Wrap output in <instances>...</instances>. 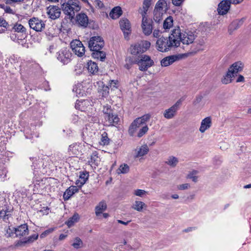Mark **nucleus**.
Here are the masks:
<instances>
[{
	"mask_svg": "<svg viewBox=\"0 0 251 251\" xmlns=\"http://www.w3.org/2000/svg\"><path fill=\"white\" fill-rule=\"evenodd\" d=\"M172 39L174 40L175 47H177L180 45V42L187 45L192 43L195 39V35L190 31L182 33L180 29L178 27L172 31L171 39Z\"/></svg>",
	"mask_w": 251,
	"mask_h": 251,
	"instance_id": "nucleus-1",
	"label": "nucleus"
},
{
	"mask_svg": "<svg viewBox=\"0 0 251 251\" xmlns=\"http://www.w3.org/2000/svg\"><path fill=\"white\" fill-rule=\"evenodd\" d=\"M62 10L65 14L69 16L72 19L75 16V13L81 9L79 2L77 0H69L67 3L61 5Z\"/></svg>",
	"mask_w": 251,
	"mask_h": 251,
	"instance_id": "nucleus-2",
	"label": "nucleus"
},
{
	"mask_svg": "<svg viewBox=\"0 0 251 251\" xmlns=\"http://www.w3.org/2000/svg\"><path fill=\"white\" fill-rule=\"evenodd\" d=\"M244 64L240 61H237L233 63L228 69L226 76L222 80L224 84H228L231 82L232 78L237 75V74L242 71Z\"/></svg>",
	"mask_w": 251,
	"mask_h": 251,
	"instance_id": "nucleus-3",
	"label": "nucleus"
},
{
	"mask_svg": "<svg viewBox=\"0 0 251 251\" xmlns=\"http://www.w3.org/2000/svg\"><path fill=\"white\" fill-rule=\"evenodd\" d=\"M151 46L149 41L143 40L132 44L129 49V52L133 55H137L146 52Z\"/></svg>",
	"mask_w": 251,
	"mask_h": 251,
	"instance_id": "nucleus-4",
	"label": "nucleus"
},
{
	"mask_svg": "<svg viewBox=\"0 0 251 251\" xmlns=\"http://www.w3.org/2000/svg\"><path fill=\"white\" fill-rule=\"evenodd\" d=\"M171 36L172 33L169 36V39L167 38L161 37L157 40L156 43V47L159 51L166 52L170 50L172 47H175L173 39H171Z\"/></svg>",
	"mask_w": 251,
	"mask_h": 251,
	"instance_id": "nucleus-5",
	"label": "nucleus"
},
{
	"mask_svg": "<svg viewBox=\"0 0 251 251\" xmlns=\"http://www.w3.org/2000/svg\"><path fill=\"white\" fill-rule=\"evenodd\" d=\"M135 63L139 66V69L141 71H146L151 67L154 62L149 55H142L135 60Z\"/></svg>",
	"mask_w": 251,
	"mask_h": 251,
	"instance_id": "nucleus-6",
	"label": "nucleus"
},
{
	"mask_svg": "<svg viewBox=\"0 0 251 251\" xmlns=\"http://www.w3.org/2000/svg\"><path fill=\"white\" fill-rule=\"evenodd\" d=\"M104 41L100 36H93L88 42V47L91 50H100L104 46Z\"/></svg>",
	"mask_w": 251,
	"mask_h": 251,
	"instance_id": "nucleus-7",
	"label": "nucleus"
},
{
	"mask_svg": "<svg viewBox=\"0 0 251 251\" xmlns=\"http://www.w3.org/2000/svg\"><path fill=\"white\" fill-rule=\"evenodd\" d=\"M70 46L74 53L78 56L81 57L84 54L85 48L79 40H73L70 43Z\"/></svg>",
	"mask_w": 251,
	"mask_h": 251,
	"instance_id": "nucleus-8",
	"label": "nucleus"
},
{
	"mask_svg": "<svg viewBox=\"0 0 251 251\" xmlns=\"http://www.w3.org/2000/svg\"><path fill=\"white\" fill-rule=\"evenodd\" d=\"M72 54L69 49L65 48L61 50L57 53V59L63 64H67L71 60Z\"/></svg>",
	"mask_w": 251,
	"mask_h": 251,
	"instance_id": "nucleus-9",
	"label": "nucleus"
},
{
	"mask_svg": "<svg viewBox=\"0 0 251 251\" xmlns=\"http://www.w3.org/2000/svg\"><path fill=\"white\" fill-rule=\"evenodd\" d=\"M182 100L179 99L172 106L165 110L164 116L167 119L173 118L176 114L181 104Z\"/></svg>",
	"mask_w": 251,
	"mask_h": 251,
	"instance_id": "nucleus-10",
	"label": "nucleus"
},
{
	"mask_svg": "<svg viewBox=\"0 0 251 251\" xmlns=\"http://www.w3.org/2000/svg\"><path fill=\"white\" fill-rule=\"evenodd\" d=\"M28 24L31 28L36 31H41L45 27L44 22L37 18L33 17L28 21Z\"/></svg>",
	"mask_w": 251,
	"mask_h": 251,
	"instance_id": "nucleus-11",
	"label": "nucleus"
},
{
	"mask_svg": "<svg viewBox=\"0 0 251 251\" xmlns=\"http://www.w3.org/2000/svg\"><path fill=\"white\" fill-rule=\"evenodd\" d=\"M141 27L144 34L150 35L152 31V21L148 19L146 16H142Z\"/></svg>",
	"mask_w": 251,
	"mask_h": 251,
	"instance_id": "nucleus-12",
	"label": "nucleus"
},
{
	"mask_svg": "<svg viewBox=\"0 0 251 251\" xmlns=\"http://www.w3.org/2000/svg\"><path fill=\"white\" fill-rule=\"evenodd\" d=\"M231 2L229 0H223L218 4L217 11L219 15H224L229 11Z\"/></svg>",
	"mask_w": 251,
	"mask_h": 251,
	"instance_id": "nucleus-13",
	"label": "nucleus"
},
{
	"mask_svg": "<svg viewBox=\"0 0 251 251\" xmlns=\"http://www.w3.org/2000/svg\"><path fill=\"white\" fill-rule=\"evenodd\" d=\"M49 17L52 20L58 18L61 14V9L57 6L50 5L47 8Z\"/></svg>",
	"mask_w": 251,
	"mask_h": 251,
	"instance_id": "nucleus-14",
	"label": "nucleus"
},
{
	"mask_svg": "<svg viewBox=\"0 0 251 251\" xmlns=\"http://www.w3.org/2000/svg\"><path fill=\"white\" fill-rule=\"evenodd\" d=\"M119 24L121 30L124 32L125 37L126 38L131 32L130 22L127 19H122L120 20Z\"/></svg>",
	"mask_w": 251,
	"mask_h": 251,
	"instance_id": "nucleus-15",
	"label": "nucleus"
},
{
	"mask_svg": "<svg viewBox=\"0 0 251 251\" xmlns=\"http://www.w3.org/2000/svg\"><path fill=\"white\" fill-rule=\"evenodd\" d=\"M104 118L107 122H108V126H115L119 122V118L116 114H114L113 112L107 116H104Z\"/></svg>",
	"mask_w": 251,
	"mask_h": 251,
	"instance_id": "nucleus-16",
	"label": "nucleus"
},
{
	"mask_svg": "<svg viewBox=\"0 0 251 251\" xmlns=\"http://www.w3.org/2000/svg\"><path fill=\"white\" fill-rule=\"evenodd\" d=\"M211 125L212 120L211 117H206L201 121L199 130L201 133H204L211 126Z\"/></svg>",
	"mask_w": 251,
	"mask_h": 251,
	"instance_id": "nucleus-17",
	"label": "nucleus"
},
{
	"mask_svg": "<svg viewBox=\"0 0 251 251\" xmlns=\"http://www.w3.org/2000/svg\"><path fill=\"white\" fill-rule=\"evenodd\" d=\"M14 229L15 234L17 237L25 236L28 233V226L26 224L21 225Z\"/></svg>",
	"mask_w": 251,
	"mask_h": 251,
	"instance_id": "nucleus-18",
	"label": "nucleus"
},
{
	"mask_svg": "<svg viewBox=\"0 0 251 251\" xmlns=\"http://www.w3.org/2000/svg\"><path fill=\"white\" fill-rule=\"evenodd\" d=\"M149 151V147L147 145H144L140 148H137L135 150V158L142 157L148 153Z\"/></svg>",
	"mask_w": 251,
	"mask_h": 251,
	"instance_id": "nucleus-19",
	"label": "nucleus"
},
{
	"mask_svg": "<svg viewBox=\"0 0 251 251\" xmlns=\"http://www.w3.org/2000/svg\"><path fill=\"white\" fill-rule=\"evenodd\" d=\"M78 191V188L75 186H71L64 193L63 199L64 200H69L71 196Z\"/></svg>",
	"mask_w": 251,
	"mask_h": 251,
	"instance_id": "nucleus-20",
	"label": "nucleus"
},
{
	"mask_svg": "<svg viewBox=\"0 0 251 251\" xmlns=\"http://www.w3.org/2000/svg\"><path fill=\"white\" fill-rule=\"evenodd\" d=\"M178 57L176 55H171L166 57L161 61V65L163 67H167L175 62Z\"/></svg>",
	"mask_w": 251,
	"mask_h": 251,
	"instance_id": "nucleus-21",
	"label": "nucleus"
},
{
	"mask_svg": "<svg viewBox=\"0 0 251 251\" xmlns=\"http://www.w3.org/2000/svg\"><path fill=\"white\" fill-rule=\"evenodd\" d=\"M100 162V158L98 156V153L97 151H94L91 155L90 160L88 161L89 165H91L92 167L95 168L99 165Z\"/></svg>",
	"mask_w": 251,
	"mask_h": 251,
	"instance_id": "nucleus-22",
	"label": "nucleus"
},
{
	"mask_svg": "<svg viewBox=\"0 0 251 251\" xmlns=\"http://www.w3.org/2000/svg\"><path fill=\"white\" fill-rule=\"evenodd\" d=\"M140 123L136 120H134L128 128V134L130 136H133L137 130L142 126Z\"/></svg>",
	"mask_w": 251,
	"mask_h": 251,
	"instance_id": "nucleus-23",
	"label": "nucleus"
},
{
	"mask_svg": "<svg viewBox=\"0 0 251 251\" xmlns=\"http://www.w3.org/2000/svg\"><path fill=\"white\" fill-rule=\"evenodd\" d=\"M76 18L79 25L84 27H87L88 23V18L86 14L81 13L76 16Z\"/></svg>",
	"mask_w": 251,
	"mask_h": 251,
	"instance_id": "nucleus-24",
	"label": "nucleus"
},
{
	"mask_svg": "<svg viewBox=\"0 0 251 251\" xmlns=\"http://www.w3.org/2000/svg\"><path fill=\"white\" fill-rule=\"evenodd\" d=\"M90 101L88 100H77L75 103V107L81 111H84L86 109L87 106H89Z\"/></svg>",
	"mask_w": 251,
	"mask_h": 251,
	"instance_id": "nucleus-25",
	"label": "nucleus"
},
{
	"mask_svg": "<svg viewBox=\"0 0 251 251\" xmlns=\"http://www.w3.org/2000/svg\"><path fill=\"white\" fill-rule=\"evenodd\" d=\"M122 10L120 6L114 7L109 13V16L112 19H117L122 14Z\"/></svg>",
	"mask_w": 251,
	"mask_h": 251,
	"instance_id": "nucleus-26",
	"label": "nucleus"
},
{
	"mask_svg": "<svg viewBox=\"0 0 251 251\" xmlns=\"http://www.w3.org/2000/svg\"><path fill=\"white\" fill-rule=\"evenodd\" d=\"M244 20L242 18L233 21L229 26V30H234L239 28L243 24Z\"/></svg>",
	"mask_w": 251,
	"mask_h": 251,
	"instance_id": "nucleus-27",
	"label": "nucleus"
},
{
	"mask_svg": "<svg viewBox=\"0 0 251 251\" xmlns=\"http://www.w3.org/2000/svg\"><path fill=\"white\" fill-rule=\"evenodd\" d=\"M88 173L84 172H80L79 179L76 180V184L78 187H81L86 181L88 178Z\"/></svg>",
	"mask_w": 251,
	"mask_h": 251,
	"instance_id": "nucleus-28",
	"label": "nucleus"
},
{
	"mask_svg": "<svg viewBox=\"0 0 251 251\" xmlns=\"http://www.w3.org/2000/svg\"><path fill=\"white\" fill-rule=\"evenodd\" d=\"M87 69L89 72L92 74H95L98 72V66L96 63L89 61L87 63Z\"/></svg>",
	"mask_w": 251,
	"mask_h": 251,
	"instance_id": "nucleus-29",
	"label": "nucleus"
},
{
	"mask_svg": "<svg viewBox=\"0 0 251 251\" xmlns=\"http://www.w3.org/2000/svg\"><path fill=\"white\" fill-rule=\"evenodd\" d=\"M92 56L94 58L100 59V61H104L106 57V54L104 51L99 50H92Z\"/></svg>",
	"mask_w": 251,
	"mask_h": 251,
	"instance_id": "nucleus-30",
	"label": "nucleus"
},
{
	"mask_svg": "<svg viewBox=\"0 0 251 251\" xmlns=\"http://www.w3.org/2000/svg\"><path fill=\"white\" fill-rule=\"evenodd\" d=\"M107 205L105 201H101L95 208V213L97 216H99L102 213V211L106 210Z\"/></svg>",
	"mask_w": 251,
	"mask_h": 251,
	"instance_id": "nucleus-31",
	"label": "nucleus"
},
{
	"mask_svg": "<svg viewBox=\"0 0 251 251\" xmlns=\"http://www.w3.org/2000/svg\"><path fill=\"white\" fill-rule=\"evenodd\" d=\"M167 2L165 0H159L155 6L154 10H158L162 12L166 11L167 8Z\"/></svg>",
	"mask_w": 251,
	"mask_h": 251,
	"instance_id": "nucleus-32",
	"label": "nucleus"
},
{
	"mask_svg": "<svg viewBox=\"0 0 251 251\" xmlns=\"http://www.w3.org/2000/svg\"><path fill=\"white\" fill-rule=\"evenodd\" d=\"M12 29L15 32H21L23 34H24L25 36H26L27 33H26V28L21 24L16 23L12 27Z\"/></svg>",
	"mask_w": 251,
	"mask_h": 251,
	"instance_id": "nucleus-33",
	"label": "nucleus"
},
{
	"mask_svg": "<svg viewBox=\"0 0 251 251\" xmlns=\"http://www.w3.org/2000/svg\"><path fill=\"white\" fill-rule=\"evenodd\" d=\"M151 0H144L143 4V9L140 12L142 16H146L147 12L151 4Z\"/></svg>",
	"mask_w": 251,
	"mask_h": 251,
	"instance_id": "nucleus-34",
	"label": "nucleus"
},
{
	"mask_svg": "<svg viewBox=\"0 0 251 251\" xmlns=\"http://www.w3.org/2000/svg\"><path fill=\"white\" fill-rule=\"evenodd\" d=\"M178 163V159L174 156H170L165 162V163L172 167H175Z\"/></svg>",
	"mask_w": 251,
	"mask_h": 251,
	"instance_id": "nucleus-35",
	"label": "nucleus"
},
{
	"mask_svg": "<svg viewBox=\"0 0 251 251\" xmlns=\"http://www.w3.org/2000/svg\"><path fill=\"white\" fill-rule=\"evenodd\" d=\"M129 171V167L127 164H121L118 170H117V173L119 175L123 174H127Z\"/></svg>",
	"mask_w": 251,
	"mask_h": 251,
	"instance_id": "nucleus-36",
	"label": "nucleus"
},
{
	"mask_svg": "<svg viewBox=\"0 0 251 251\" xmlns=\"http://www.w3.org/2000/svg\"><path fill=\"white\" fill-rule=\"evenodd\" d=\"M163 14V12L159 11L158 10H154V21L157 23H159L162 20Z\"/></svg>",
	"mask_w": 251,
	"mask_h": 251,
	"instance_id": "nucleus-37",
	"label": "nucleus"
},
{
	"mask_svg": "<svg viewBox=\"0 0 251 251\" xmlns=\"http://www.w3.org/2000/svg\"><path fill=\"white\" fill-rule=\"evenodd\" d=\"M146 206V204L143 202L141 201H135L134 204L132 206V208L138 211H142L144 207Z\"/></svg>",
	"mask_w": 251,
	"mask_h": 251,
	"instance_id": "nucleus-38",
	"label": "nucleus"
},
{
	"mask_svg": "<svg viewBox=\"0 0 251 251\" xmlns=\"http://www.w3.org/2000/svg\"><path fill=\"white\" fill-rule=\"evenodd\" d=\"M79 219V215L78 214H75L72 217L66 222V224L69 227L72 226Z\"/></svg>",
	"mask_w": 251,
	"mask_h": 251,
	"instance_id": "nucleus-39",
	"label": "nucleus"
},
{
	"mask_svg": "<svg viewBox=\"0 0 251 251\" xmlns=\"http://www.w3.org/2000/svg\"><path fill=\"white\" fill-rule=\"evenodd\" d=\"M173 24V20L171 16H169L163 22V28L165 29H169L172 26Z\"/></svg>",
	"mask_w": 251,
	"mask_h": 251,
	"instance_id": "nucleus-40",
	"label": "nucleus"
},
{
	"mask_svg": "<svg viewBox=\"0 0 251 251\" xmlns=\"http://www.w3.org/2000/svg\"><path fill=\"white\" fill-rule=\"evenodd\" d=\"M83 242L79 237H76L74 240L72 246L75 249H78L82 247Z\"/></svg>",
	"mask_w": 251,
	"mask_h": 251,
	"instance_id": "nucleus-41",
	"label": "nucleus"
},
{
	"mask_svg": "<svg viewBox=\"0 0 251 251\" xmlns=\"http://www.w3.org/2000/svg\"><path fill=\"white\" fill-rule=\"evenodd\" d=\"M109 143V139L108 137L107 133L106 132H104L101 134V137L100 138V145L104 146L107 145Z\"/></svg>",
	"mask_w": 251,
	"mask_h": 251,
	"instance_id": "nucleus-42",
	"label": "nucleus"
},
{
	"mask_svg": "<svg viewBox=\"0 0 251 251\" xmlns=\"http://www.w3.org/2000/svg\"><path fill=\"white\" fill-rule=\"evenodd\" d=\"M151 116L149 114H145L143 116L137 118L136 119L140 123V124L143 126L146 125L147 121L150 119Z\"/></svg>",
	"mask_w": 251,
	"mask_h": 251,
	"instance_id": "nucleus-43",
	"label": "nucleus"
},
{
	"mask_svg": "<svg viewBox=\"0 0 251 251\" xmlns=\"http://www.w3.org/2000/svg\"><path fill=\"white\" fill-rule=\"evenodd\" d=\"M149 127L147 125H145L143 126L139 130L137 133V137L139 138L142 137L144 135H145L148 131Z\"/></svg>",
	"mask_w": 251,
	"mask_h": 251,
	"instance_id": "nucleus-44",
	"label": "nucleus"
},
{
	"mask_svg": "<svg viewBox=\"0 0 251 251\" xmlns=\"http://www.w3.org/2000/svg\"><path fill=\"white\" fill-rule=\"evenodd\" d=\"M38 237V234H34L29 236L27 239L24 240L23 241H21V242L24 244L32 243L35 240H37Z\"/></svg>",
	"mask_w": 251,
	"mask_h": 251,
	"instance_id": "nucleus-45",
	"label": "nucleus"
},
{
	"mask_svg": "<svg viewBox=\"0 0 251 251\" xmlns=\"http://www.w3.org/2000/svg\"><path fill=\"white\" fill-rule=\"evenodd\" d=\"M103 112L105 115L104 116H107V115H109L113 112V110L111 109L110 106L107 105L106 106H104Z\"/></svg>",
	"mask_w": 251,
	"mask_h": 251,
	"instance_id": "nucleus-46",
	"label": "nucleus"
},
{
	"mask_svg": "<svg viewBox=\"0 0 251 251\" xmlns=\"http://www.w3.org/2000/svg\"><path fill=\"white\" fill-rule=\"evenodd\" d=\"M147 192L141 189H137L134 191V194L137 196L142 197L146 195Z\"/></svg>",
	"mask_w": 251,
	"mask_h": 251,
	"instance_id": "nucleus-47",
	"label": "nucleus"
},
{
	"mask_svg": "<svg viewBox=\"0 0 251 251\" xmlns=\"http://www.w3.org/2000/svg\"><path fill=\"white\" fill-rule=\"evenodd\" d=\"M109 88L108 86L103 85V86H102V88L101 89V93L102 97H106V96L108 95V94H109Z\"/></svg>",
	"mask_w": 251,
	"mask_h": 251,
	"instance_id": "nucleus-48",
	"label": "nucleus"
},
{
	"mask_svg": "<svg viewBox=\"0 0 251 251\" xmlns=\"http://www.w3.org/2000/svg\"><path fill=\"white\" fill-rule=\"evenodd\" d=\"M197 172L195 171L192 172L191 173L189 174L188 176V177L189 178L192 179L193 181L196 182L198 180V177L195 176V175L197 174Z\"/></svg>",
	"mask_w": 251,
	"mask_h": 251,
	"instance_id": "nucleus-49",
	"label": "nucleus"
},
{
	"mask_svg": "<svg viewBox=\"0 0 251 251\" xmlns=\"http://www.w3.org/2000/svg\"><path fill=\"white\" fill-rule=\"evenodd\" d=\"M8 25V24L6 21L3 18L0 17V26L7 28Z\"/></svg>",
	"mask_w": 251,
	"mask_h": 251,
	"instance_id": "nucleus-50",
	"label": "nucleus"
},
{
	"mask_svg": "<svg viewBox=\"0 0 251 251\" xmlns=\"http://www.w3.org/2000/svg\"><path fill=\"white\" fill-rule=\"evenodd\" d=\"M8 211L6 210H1L0 211V217L2 219H5L8 216Z\"/></svg>",
	"mask_w": 251,
	"mask_h": 251,
	"instance_id": "nucleus-51",
	"label": "nucleus"
},
{
	"mask_svg": "<svg viewBox=\"0 0 251 251\" xmlns=\"http://www.w3.org/2000/svg\"><path fill=\"white\" fill-rule=\"evenodd\" d=\"M190 186L188 183H185L177 186V188L179 190H185L187 189Z\"/></svg>",
	"mask_w": 251,
	"mask_h": 251,
	"instance_id": "nucleus-52",
	"label": "nucleus"
},
{
	"mask_svg": "<svg viewBox=\"0 0 251 251\" xmlns=\"http://www.w3.org/2000/svg\"><path fill=\"white\" fill-rule=\"evenodd\" d=\"M184 0H172V3L175 6H180Z\"/></svg>",
	"mask_w": 251,
	"mask_h": 251,
	"instance_id": "nucleus-53",
	"label": "nucleus"
},
{
	"mask_svg": "<svg viewBox=\"0 0 251 251\" xmlns=\"http://www.w3.org/2000/svg\"><path fill=\"white\" fill-rule=\"evenodd\" d=\"M53 230V229H52V228L46 230L45 231H44L43 233H42L41 234L40 237L41 238H43L45 236H46L47 235H48L49 233H51Z\"/></svg>",
	"mask_w": 251,
	"mask_h": 251,
	"instance_id": "nucleus-54",
	"label": "nucleus"
},
{
	"mask_svg": "<svg viewBox=\"0 0 251 251\" xmlns=\"http://www.w3.org/2000/svg\"><path fill=\"white\" fill-rule=\"evenodd\" d=\"M95 2L100 8H101L104 7L103 2L100 0H96Z\"/></svg>",
	"mask_w": 251,
	"mask_h": 251,
	"instance_id": "nucleus-55",
	"label": "nucleus"
},
{
	"mask_svg": "<svg viewBox=\"0 0 251 251\" xmlns=\"http://www.w3.org/2000/svg\"><path fill=\"white\" fill-rule=\"evenodd\" d=\"M73 90L75 91L77 95L79 96L83 95V93L81 92L80 89H78L77 87H74Z\"/></svg>",
	"mask_w": 251,
	"mask_h": 251,
	"instance_id": "nucleus-56",
	"label": "nucleus"
},
{
	"mask_svg": "<svg viewBox=\"0 0 251 251\" xmlns=\"http://www.w3.org/2000/svg\"><path fill=\"white\" fill-rule=\"evenodd\" d=\"M153 37L158 38L159 37V30L158 29H155L153 32Z\"/></svg>",
	"mask_w": 251,
	"mask_h": 251,
	"instance_id": "nucleus-57",
	"label": "nucleus"
},
{
	"mask_svg": "<svg viewBox=\"0 0 251 251\" xmlns=\"http://www.w3.org/2000/svg\"><path fill=\"white\" fill-rule=\"evenodd\" d=\"M118 81L115 80H112L109 82V86L110 87L113 86L114 87H115L116 85L117 84Z\"/></svg>",
	"mask_w": 251,
	"mask_h": 251,
	"instance_id": "nucleus-58",
	"label": "nucleus"
},
{
	"mask_svg": "<svg viewBox=\"0 0 251 251\" xmlns=\"http://www.w3.org/2000/svg\"><path fill=\"white\" fill-rule=\"evenodd\" d=\"M5 11L8 13H11V14L14 13L13 10L9 6L6 7V8L5 9Z\"/></svg>",
	"mask_w": 251,
	"mask_h": 251,
	"instance_id": "nucleus-59",
	"label": "nucleus"
},
{
	"mask_svg": "<svg viewBox=\"0 0 251 251\" xmlns=\"http://www.w3.org/2000/svg\"><path fill=\"white\" fill-rule=\"evenodd\" d=\"M244 77L242 75H239L238 77L236 82H244Z\"/></svg>",
	"mask_w": 251,
	"mask_h": 251,
	"instance_id": "nucleus-60",
	"label": "nucleus"
},
{
	"mask_svg": "<svg viewBox=\"0 0 251 251\" xmlns=\"http://www.w3.org/2000/svg\"><path fill=\"white\" fill-rule=\"evenodd\" d=\"M117 222L119 224H123V225H128V224L130 222V221H128L127 222H124V221H123L121 220H117Z\"/></svg>",
	"mask_w": 251,
	"mask_h": 251,
	"instance_id": "nucleus-61",
	"label": "nucleus"
},
{
	"mask_svg": "<svg viewBox=\"0 0 251 251\" xmlns=\"http://www.w3.org/2000/svg\"><path fill=\"white\" fill-rule=\"evenodd\" d=\"M230 1L235 4H239L243 1V0H230Z\"/></svg>",
	"mask_w": 251,
	"mask_h": 251,
	"instance_id": "nucleus-62",
	"label": "nucleus"
},
{
	"mask_svg": "<svg viewBox=\"0 0 251 251\" xmlns=\"http://www.w3.org/2000/svg\"><path fill=\"white\" fill-rule=\"evenodd\" d=\"M67 236V235H66V234H61L59 237V240H63L65 239Z\"/></svg>",
	"mask_w": 251,
	"mask_h": 251,
	"instance_id": "nucleus-63",
	"label": "nucleus"
},
{
	"mask_svg": "<svg viewBox=\"0 0 251 251\" xmlns=\"http://www.w3.org/2000/svg\"><path fill=\"white\" fill-rule=\"evenodd\" d=\"M195 227H188V228H187L186 229H185L183 230V231L185 232H188L192 231L193 229H195Z\"/></svg>",
	"mask_w": 251,
	"mask_h": 251,
	"instance_id": "nucleus-64",
	"label": "nucleus"
}]
</instances>
